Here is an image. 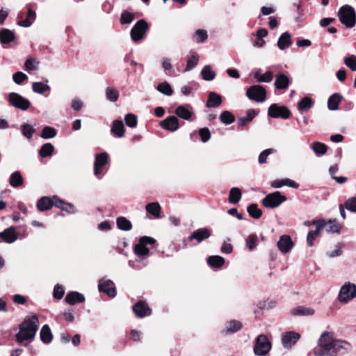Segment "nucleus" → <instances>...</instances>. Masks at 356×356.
I'll return each instance as SVG.
<instances>
[{
	"label": "nucleus",
	"mask_w": 356,
	"mask_h": 356,
	"mask_svg": "<svg viewBox=\"0 0 356 356\" xmlns=\"http://www.w3.org/2000/svg\"><path fill=\"white\" fill-rule=\"evenodd\" d=\"M316 345L311 351L314 356L344 355L352 350V345L348 341L337 339L334 332L330 330L321 332Z\"/></svg>",
	"instance_id": "nucleus-1"
},
{
	"label": "nucleus",
	"mask_w": 356,
	"mask_h": 356,
	"mask_svg": "<svg viewBox=\"0 0 356 356\" xmlns=\"http://www.w3.org/2000/svg\"><path fill=\"white\" fill-rule=\"evenodd\" d=\"M39 321L36 315L26 316L19 327V331L16 335L18 342L32 340L38 329Z\"/></svg>",
	"instance_id": "nucleus-2"
},
{
	"label": "nucleus",
	"mask_w": 356,
	"mask_h": 356,
	"mask_svg": "<svg viewBox=\"0 0 356 356\" xmlns=\"http://www.w3.org/2000/svg\"><path fill=\"white\" fill-rule=\"evenodd\" d=\"M338 17L341 24L347 28H353L356 24V13L350 5L341 6L338 11Z\"/></svg>",
	"instance_id": "nucleus-3"
},
{
	"label": "nucleus",
	"mask_w": 356,
	"mask_h": 356,
	"mask_svg": "<svg viewBox=\"0 0 356 356\" xmlns=\"http://www.w3.org/2000/svg\"><path fill=\"white\" fill-rule=\"evenodd\" d=\"M272 348V344L267 336L259 334L255 339L253 352L257 356H266Z\"/></svg>",
	"instance_id": "nucleus-4"
},
{
	"label": "nucleus",
	"mask_w": 356,
	"mask_h": 356,
	"mask_svg": "<svg viewBox=\"0 0 356 356\" xmlns=\"http://www.w3.org/2000/svg\"><path fill=\"white\" fill-rule=\"evenodd\" d=\"M149 28V25L145 20H138L131 30L130 35L131 40L134 42L143 40Z\"/></svg>",
	"instance_id": "nucleus-5"
},
{
	"label": "nucleus",
	"mask_w": 356,
	"mask_h": 356,
	"mask_svg": "<svg viewBox=\"0 0 356 356\" xmlns=\"http://www.w3.org/2000/svg\"><path fill=\"white\" fill-rule=\"evenodd\" d=\"M356 296V286L350 282L345 283L341 288L339 293V301L347 303Z\"/></svg>",
	"instance_id": "nucleus-6"
},
{
	"label": "nucleus",
	"mask_w": 356,
	"mask_h": 356,
	"mask_svg": "<svg viewBox=\"0 0 356 356\" xmlns=\"http://www.w3.org/2000/svg\"><path fill=\"white\" fill-rule=\"evenodd\" d=\"M286 200V197L282 195L280 191H275L267 195L262 200V204L267 208H276Z\"/></svg>",
	"instance_id": "nucleus-7"
},
{
	"label": "nucleus",
	"mask_w": 356,
	"mask_h": 356,
	"mask_svg": "<svg viewBox=\"0 0 356 356\" xmlns=\"http://www.w3.org/2000/svg\"><path fill=\"white\" fill-rule=\"evenodd\" d=\"M268 115L272 118L288 119L291 116V111L285 106L273 104L268 109Z\"/></svg>",
	"instance_id": "nucleus-8"
},
{
	"label": "nucleus",
	"mask_w": 356,
	"mask_h": 356,
	"mask_svg": "<svg viewBox=\"0 0 356 356\" xmlns=\"http://www.w3.org/2000/svg\"><path fill=\"white\" fill-rule=\"evenodd\" d=\"M8 102L10 104L19 109L26 111L31 105L30 102L16 92H10L8 95Z\"/></svg>",
	"instance_id": "nucleus-9"
},
{
	"label": "nucleus",
	"mask_w": 356,
	"mask_h": 356,
	"mask_svg": "<svg viewBox=\"0 0 356 356\" xmlns=\"http://www.w3.org/2000/svg\"><path fill=\"white\" fill-rule=\"evenodd\" d=\"M246 95L250 99L257 102H263L266 99V92L263 86L254 85L247 90Z\"/></svg>",
	"instance_id": "nucleus-10"
},
{
	"label": "nucleus",
	"mask_w": 356,
	"mask_h": 356,
	"mask_svg": "<svg viewBox=\"0 0 356 356\" xmlns=\"http://www.w3.org/2000/svg\"><path fill=\"white\" fill-rule=\"evenodd\" d=\"M300 339V334L294 331L284 332L282 335V344L284 348L291 349Z\"/></svg>",
	"instance_id": "nucleus-11"
},
{
	"label": "nucleus",
	"mask_w": 356,
	"mask_h": 356,
	"mask_svg": "<svg viewBox=\"0 0 356 356\" xmlns=\"http://www.w3.org/2000/svg\"><path fill=\"white\" fill-rule=\"evenodd\" d=\"M109 156L107 152H102L95 155V160L94 163V174L98 176L102 168L108 162Z\"/></svg>",
	"instance_id": "nucleus-12"
},
{
	"label": "nucleus",
	"mask_w": 356,
	"mask_h": 356,
	"mask_svg": "<svg viewBox=\"0 0 356 356\" xmlns=\"http://www.w3.org/2000/svg\"><path fill=\"white\" fill-rule=\"evenodd\" d=\"M160 126L171 132L177 131L179 127V120L176 116L171 115L167 118L163 120L159 123Z\"/></svg>",
	"instance_id": "nucleus-13"
},
{
	"label": "nucleus",
	"mask_w": 356,
	"mask_h": 356,
	"mask_svg": "<svg viewBox=\"0 0 356 356\" xmlns=\"http://www.w3.org/2000/svg\"><path fill=\"white\" fill-rule=\"evenodd\" d=\"M133 311L138 318H144L151 314V309L144 301H139L133 306Z\"/></svg>",
	"instance_id": "nucleus-14"
},
{
	"label": "nucleus",
	"mask_w": 356,
	"mask_h": 356,
	"mask_svg": "<svg viewBox=\"0 0 356 356\" xmlns=\"http://www.w3.org/2000/svg\"><path fill=\"white\" fill-rule=\"evenodd\" d=\"M317 222L323 224V229H325L327 233H339L341 230V226L335 220H326L321 219L316 220Z\"/></svg>",
	"instance_id": "nucleus-15"
},
{
	"label": "nucleus",
	"mask_w": 356,
	"mask_h": 356,
	"mask_svg": "<svg viewBox=\"0 0 356 356\" xmlns=\"http://www.w3.org/2000/svg\"><path fill=\"white\" fill-rule=\"evenodd\" d=\"M99 290L106 293L110 297L115 296L114 283L109 280L102 279L99 282Z\"/></svg>",
	"instance_id": "nucleus-16"
},
{
	"label": "nucleus",
	"mask_w": 356,
	"mask_h": 356,
	"mask_svg": "<svg viewBox=\"0 0 356 356\" xmlns=\"http://www.w3.org/2000/svg\"><path fill=\"white\" fill-rule=\"evenodd\" d=\"M0 238L7 243H14L17 238V234L14 227H10L0 233Z\"/></svg>",
	"instance_id": "nucleus-17"
},
{
	"label": "nucleus",
	"mask_w": 356,
	"mask_h": 356,
	"mask_svg": "<svg viewBox=\"0 0 356 356\" xmlns=\"http://www.w3.org/2000/svg\"><path fill=\"white\" fill-rule=\"evenodd\" d=\"M175 114L181 119L191 120L193 115V108L190 105L179 106L175 110Z\"/></svg>",
	"instance_id": "nucleus-18"
},
{
	"label": "nucleus",
	"mask_w": 356,
	"mask_h": 356,
	"mask_svg": "<svg viewBox=\"0 0 356 356\" xmlns=\"http://www.w3.org/2000/svg\"><path fill=\"white\" fill-rule=\"evenodd\" d=\"M52 200L53 205H55L63 211L70 213H75L76 212V209L72 204L65 203L63 200H60L57 196H54L52 197Z\"/></svg>",
	"instance_id": "nucleus-19"
},
{
	"label": "nucleus",
	"mask_w": 356,
	"mask_h": 356,
	"mask_svg": "<svg viewBox=\"0 0 356 356\" xmlns=\"http://www.w3.org/2000/svg\"><path fill=\"white\" fill-rule=\"evenodd\" d=\"M270 186L275 188H279L284 186H287L293 188H298L299 186V185L296 181L288 178L275 179L270 182Z\"/></svg>",
	"instance_id": "nucleus-20"
},
{
	"label": "nucleus",
	"mask_w": 356,
	"mask_h": 356,
	"mask_svg": "<svg viewBox=\"0 0 356 356\" xmlns=\"http://www.w3.org/2000/svg\"><path fill=\"white\" fill-rule=\"evenodd\" d=\"M312 224L315 225L316 229L314 231H310L307 234V241L309 245H312L314 240L320 236V234L323 229V224L321 222H317L316 221H313Z\"/></svg>",
	"instance_id": "nucleus-21"
},
{
	"label": "nucleus",
	"mask_w": 356,
	"mask_h": 356,
	"mask_svg": "<svg viewBox=\"0 0 356 356\" xmlns=\"http://www.w3.org/2000/svg\"><path fill=\"white\" fill-rule=\"evenodd\" d=\"M210 236V232L208 229L202 228L199 229L192 233L189 236V239L196 240L198 243L202 242L204 239L208 238Z\"/></svg>",
	"instance_id": "nucleus-22"
},
{
	"label": "nucleus",
	"mask_w": 356,
	"mask_h": 356,
	"mask_svg": "<svg viewBox=\"0 0 356 356\" xmlns=\"http://www.w3.org/2000/svg\"><path fill=\"white\" fill-rule=\"evenodd\" d=\"M343 252L341 246H325V255L330 259H334L341 256Z\"/></svg>",
	"instance_id": "nucleus-23"
},
{
	"label": "nucleus",
	"mask_w": 356,
	"mask_h": 356,
	"mask_svg": "<svg viewBox=\"0 0 356 356\" xmlns=\"http://www.w3.org/2000/svg\"><path fill=\"white\" fill-rule=\"evenodd\" d=\"M292 44L291 35L288 32L282 33L278 39L277 47L281 50L289 48Z\"/></svg>",
	"instance_id": "nucleus-24"
},
{
	"label": "nucleus",
	"mask_w": 356,
	"mask_h": 356,
	"mask_svg": "<svg viewBox=\"0 0 356 356\" xmlns=\"http://www.w3.org/2000/svg\"><path fill=\"white\" fill-rule=\"evenodd\" d=\"M124 126L122 121L115 120L113 122L111 133L118 138H122L124 134Z\"/></svg>",
	"instance_id": "nucleus-25"
},
{
	"label": "nucleus",
	"mask_w": 356,
	"mask_h": 356,
	"mask_svg": "<svg viewBox=\"0 0 356 356\" xmlns=\"http://www.w3.org/2000/svg\"><path fill=\"white\" fill-rule=\"evenodd\" d=\"M315 310L312 307L298 306L291 310V314L293 316H312Z\"/></svg>",
	"instance_id": "nucleus-26"
},
{
	"label": "nucleus",
	"mask_w": 356,
	"mask_h": 356,
	"mask_svg": "<svg viewBox=\"0 0 356 356\" xmlns=\"http://www.w3.org/2000/svg\"><path fill=\"white\" fill-rule=\"evenodd\" d=\"M222 103V97L220 95L210 92L206 106L208 108H214L220 106Z\"/></svg>",
	"instance_id": "nucleus-27"
},
{
	"label": "nucleus",
	"mask_w": 356,
	"mask_h": 356,
	"mask_svg": "<svg viewBox=\"0 0 356 356\" xmlns=\"http://www.w3.org/2000/svg\"><path fill=\"white\" fill-rule=\"evenodd\" d=\"M84 300V296L81 293L76 291L69 293L65 297V301L71 305L77 302H83Z\"/></svg>",
	"instance_id": "nucleus-28"
},
{
	"label": "nucleus",
	"mask_w": 356,
	"mask_h": 356,
	"mask_svg": "<svg viewBox=\"0 0 356 356\" xmlns=\"http://www.w3.org/2000/svg\"><path fill=\"white\" fill-rule=\"evenodd\" d=\"M242 328V323L236 320L227 322L225 325L224 332L226 334L234 333L239 331Z\"/></svg>",
	"instance_id": "nucleus-29"
},
{
	"label": "nucleus",
	"mask_w": 356,
	"mask_h": 356,
	"mask_svg": "<svg viewBox=\"0 0 356 356\" xmlns=\"http://www.w3.org/2000/svg\"><path fill=\"white\" fill-rule=\"evenodd\" d=\"M289 84V79L284 74H278L276 76L275 86L277 89L282 90L288 88Z\"/></svg>",
	"instance_id": "nucleus-30"
},
{
	"label": "nucleus",
	"mask_w": 356,
	"mask_h": 356,
	"mask_svg": "<svg viewBox=\"0 0 356 356\" xmlns=\"http://www.w3.org/2000/svg\"><path fill=\"white\" fill-rule=\"evenodd\" d=\"M15 40V34L9 29H4L0 31V40L3 44H8Z\"/></svg>",
	"instance_id": "nucleus-31"
},
{
	"label": "nucleus",
	"mask_w": 356,
	"mask_h": 356,
	"mask_svg": "<svg viewBox=\"0 0 356 356\" xmlns=\"http://www.w3.org/2000/svg\"><path fill=\"white\" fill-rule=\"evenodd\" d=\"M53 206L52 198L49 199L47 197H43L40 198L37 202L38 209L41 211H46L50 209Z\"/></svg>",
	"instance_id": "nucleus-32"
},
{
	"label": "nucleus",
	"mask_w": 356,
	"mask_h": 356,
	"mask_svg": "<svg viewBox=\"0 0 356 356\" xmlns=\"http://www.w3.org/2000/svg\"><path fill=\"white\" fill-rule=\"evenodd\" d=\"M207 263L212 268H220L225 264V259L220 256L213 255L208 257Z\"/></svg>",
	"instance_id": "nucleus-33"
},
{
	"label": "nucleus",
	"mask_w": 356,
	"mask_h": 356,
	"mask_svg": "<svg viewBox=\"0 0 356 356\" xmlns=\"http://www.w3.org/2000/svg\"><path fill=\"white\" fill-rule=\"evenodd\" d=\"M341 100V96L339 94L335 93L332 95L327 101V106L329 109L332 111L337 110Z\"/></svg>",
	"instance_id": "nucleus-34"
},
{
	"label": "nucleus",
	"mask_w": 356,
	"mask_h": 356,
	"mask_svg": "<svg viewBox=\"0 0 356 356\" xmlns=\"http://www.w3.org/2000/svg\"><path fill=\"white\" fill-rule=\"evenodd\" d=\"M40 334V339L44 343H48L51 341L53 336L48 325L42 326Z\"/></svg>",
	"instance_id": "nucleus-35"
},
{
	"label": "nucleus",
	"mask_w": 356,
	"mask_h": 356,
	"mask_svg": "<svg viewBox=\"0 0 356 356\" xmlns=\"http://www.w3.org/2000/svg\"><path fill=\"white\" fill-rule=\"evenodd\" d=\"M146 211L156 218H159L161 210L158 202L149 203L145 207Z\"/></svg>",
	"instance_id": "nucleus-36"
},
{
	"label": "nucleus",
	"mask_w": 356,
	"mask_h": 356,
	"mask_svg": "<svg viewBox=\"0 0 356 356\" xmlns=\"http://www.w3.org/2000/svg\"><path fill=\"white\" fill-rule=\"evenodd\" d=\"M241 196L242 194L238 188H232L229 191V202L232 204H236L241 200Z\"/></svg>",
	"instance_id": "nucleus-37"
},
{
	"label": "nucleus",
	"mask_w": 356,
	"mask_h": 356,
	"mask_svg": "<svg viewBox=\"0 0 356 356\" xmlns=\"http://www.w3.org/2000/svg\"><path fill=\"white\" fill-rule=\"evenodd\" d=\"M32 90L35 93L42 94L46 91H49L51 88L48 84L38 81L33 83Z\"/></svg>",
	"instance_id": "nucleus-38"
},
{
	"label": "nucleus",
	"mask_w": 356,
	"mask_h": 356,
	"mask_svg": "<svg viewBox=\"0 0 356 356\" xmlns=\"http://www.w3.org/2000/svg\"><path fill=\"white\" fill-rule=\"evenodd\" d=\"M9 183L13 187H18L21 186L23 184V178L20 172L16 171L12 173L10 177Z\"/></svg>",
	"instance_id": "nucleus-39"
},
{
	"label": "nucleus",
	"mask_w": 356,
	"mask_h": 356,
	"mask_svg": "<svg viewBox=\"0 0 356 356\" xmlns=\"http://www.w3.org/2000/svg\"><path fill=\"white\" fill-rule=\"evenodd\" d=\"M312 148L318 156L324 155L327 152V146L324 143L320 142L314 143L312 145Z\"/></svg>",
	"instance_id": "nucleus-40"
},
{
	"label": "nucleus",
	"mask_w": 356,
	"mask_h": 356,
	"mask_svg": "<svg viewBox=\"0 0 356 356\" xmlns=\"http://www.w3.org/2000/svg\"><path fill=\"white\" fill-rule=\"evenodd\" d=\"M313 105V101L311 97H305L300 101L298 107L299 111H307Z\"/></svg>",
	"instance_id": "nucleus-41"
},
{
	"label": "nucleus",
	"mask_w": 356,
	"mask_h": 356,
	"mask_svg": "<svg viewBox=\"0 0 356 356\" xmlns=\"http://www.w3.org/2000/svg\"><path fill=\"white\" fill-rule=\"evenodd\" d=\"M135 18V15L133 13L124 10L120 15V22L122 25L131 24Z\"/></svg>",
	"instance_id": "nucleus-42"
},
{
	"label": "nucleus",
	"mask_w": 356,
	"mask_h": 356,
	"mask_svg": "<svg viewBox=\"0 0 356 356\" xmlns=\"http://www.w3.org/2000/svg\"><path fill=\"white\" fill-rule=\"evenodd\" d=\"M54 150V147L51 143H45L42 146L39 151V154L41 157L45 158L52 155Z\"/></svg>",
	"instance_id": "nucleus-43"
},
{
	"label": "nucleus",
	"mask_w": 356,
	"mask_h": 356,
	"mask_svg": "<svg viewBox=\"0 0 356 356\" xmlns=\"http://www.w3.org/2000/svg\"><path fill=\"white\" fill-rule=\"evenodd\" d=\"M116 222L118 227L122 230L129 231L132 227L131 222L124 217L118 218Z\"/></svg>",
	"instance_id": "nucleus-44"
},
{
	"label": "nucleus",
	"mask_w": 356,
	"mask_h": 356,
	"mask_svg": "<svg viewBox=\"0 0 356 356\" xmlns=\"http://www.w3.org/2000/svg\"><path fill=\"white\" fill-rule=\"evenodd\" d=\"M201 74L203 79L206 81H211L214 79L216 73L212 70L210 65H206L202 70Z\"/></svg>",
	"instance_id": "nucleus-45"
},
{
	"label": "nucleus",
	"mask_w": 356,
	"mask_h": 356,
	"mask_svg": "<svg viewBox=\"0 0 356 356\" xmlns=\"http://www.w3.org/2000/svg\"><path fill=\"white\" fill-rule=\"evenodd\" d=\"M247 210L250 216L254 219H258L261 216L262 211L256 204L249 205Z\"/></svg>",
	"instance_id": "nucleus-46"
},
{
	"label": "nucleus",
	"mask_w": 356,
	"mask_h": 356,
	"mask_svg": "<svg viewBox=\"0 0 356 356\" xmlns=\"http://www.w3.org/2000/svg\"><path fill=\"white\" fill-rule=\"evenodd\" d=\"M157 90L167 96H171L173 93V90L170 85L166 81L159 84L157 86Z\"/></svg>",
	"instance_id": "nucleus-47"
},
{
	"label": "nucleus",
	"mask_w": 356,
	"mask_h": 356,
	"mask_svg": "<svg viewBox=\"0 0 356 356\" xmlns=\"http://www.w3.org/2000/svg\"><path fill=\"white\" fill-rule=\"evenodd\" d=\"M257 113L254 110H249L247 112L246 116L240 118L238 120L239 126H244L246 123L252 121V120L256 116Z\"/></svg>",
	"instance_id": "nucleus-48"
},
{
	"label": "nucleus",
	"mask_w": 356,
	"mask_h": 356,
	"mask_svg": "<svg viewBox=\"0 0 356 356\" xmlns=\"http://www.w3.org/2000/svg\"><path fill=\"white\" fill-rule=\"evenodd\" d=\"M56 135V130L51 127H44L41 133V137L44 139H49L55 137Z\"/></svg>",
	"instance_id": "nucleus-49"
},
{
	"label": "nucleus",
	"mask_w": 356,
	"mask_h": 356,
	"mask_svg": "<svg viewBox=\"0 0 356 356\" xmlns=\"http://www.w3.org/2000/svg\"><path fill=\"white\" fill-rule=\"evenodd\" d=\"M106 98L113 102H116L119 98V92L117 90L113 88L108 87L106 88Z\"/></svg>",
	"instance_id": "nucleus-50"
},
{
	"label": "nucleus",
	"mask_w": 356,
	"mask_h": 356,
	"mask_svg": "<svg viewBox=\"0 0 356 356\" xmlns=\"http://www.w3.org/2000/svg\"><path fill=\"white\" fill-rule=\"evenodd\" d=\"M220 121L225 124H230L234 122V116L227 111H223L220 115Z\"/></svg>",
	"instance_id": "nucleus-51"
},
{
	"label": "nucleus",
	"mask_w": 356,
	"mask_h": 356,
	"mask_svg": "<svg viewBox=\"0 0 356 356\" xmlns=\"http://www.w3.org/2000/svg\"><path fill=\"white\" fill-rule=\"evenodd\" d=\"M22 134L28 139H31L35 133V129L29 124H24L22 127Z\"/></svg>",
	"instance_id": "nucleus-52"
},
{
	"label": "nucleus",
	"mask_w": 356,
	"mask_h": 356,
	"mask_svg": "<svg viewBox=\"0 0 356 356\" xmlns=\"http://www.w3.org/2000/svg\"><path fill=\"white\" fill-rule=\"evenodd\" d=\"M344 64L352 71H356V56L350 55L344 58Z\"/></svg>",
	"instance_id": "nucleus-53"
},
{
	"label": "nucleus",
	"mask_w": 356,
	"mask_h": 356,
	"mask_svg": "<svg viewBox=\"0 0 356 356\" xmlns=\"http://www.w3.org/2000/svg\"><path fill=\"white\" fill-rule=\"evenodd\" d=\"M198 63V56L197 54L192 55L187 61L186 67L184 70L185 72L190 71L194 68Z\"/></svg>",
	"instance_id": "nucleus-54"
},
{
	"label": "nucleus",
	"mask_w": 356,
	"mask_h": 356,
	"mask_svg": "<svg viewBox=\"0 0 356 356\" xmlns=\"http://www.w3.org/2000/svg\"><path fill=\"white\" fill-rule=\"evenodd\" d=\"M134 253L139 257L143 258L149 253L147 246H133Z\"/></svg>",
	"instance_id": "nucleus-55"
},
{
	"label": "nucleus",
	"mask_w": 356,
	"mask_h": 356,
	"mask_svg": "<svg viewBox=\"0 0 356 356\" xmlns=\"http://www.w3.org/2000/svg\"><path fill=\"white\" fill-rule=\"evenodd\" d=\"M124 121L126 124L129 127L134 128L137 125V118L134 114H127L124 118Z\"/></svg>",
	"instance_id": "nucleus-56"
},
{
	"label": "nucleus",
	"mask_w": 356,
	"mask_h": 356,
	"mask_svg": "<svg viewBox=\"0 0 356 356\" xmlns=\"http://www.w3.org/2000/svg\"><path fill=\"white\" fill-rule=\"evenodd\" d=\"M275 152V150L273 149H266L261 152L259 156V163L261 164H264L266 162V159L268 156L272 154Z\"/></svg>",
	"instance_id": "nucleus-57"
},
{
	"label": "nucleus",
	"mask_w": 356,
	"mask_h": 356,
	"mask_svg": "<svg viewBox=\"0 0 356 356\" xmlns=\"http://www.w3.org/2000/svg\"><path fill=\"white\" fill-rule=\"evenodd\" d=\"M292 246H273V250L271 252H275L276 254L275 256L272 255V257L274 259L277 257V252H280L282 254H286L290 252Z\"/></svg>",
	"instance_id": "nucleus-58"
},
{
	"label": "nucleus",
	"mask_w": 356,
	"mask_h": 356,
	"mask_svg": "<svg viewBox=\"0 0 356 356\" xmlns=\"http://www.w3.org/2000/svg\"><path fill=\"white\" fill-rule=\"evenodd\" d=\"M345 207L348 210L356 213V197L347 200L345 202Z\"/></svg>",
	"instance_id": "nucleus-59"
},
{
	"label": "nucleus",
	"mask_w": 356,
	"mask_h": 356,
	"mask_svg": "<svg viewBox=\"0 0 356 356\" xmlns=\"http://www.w3.org/2000/svg\"><path fill=\"white\" fill-rule=\"evenodd\" d=\"M13 79L17 84H21L24 81L28 79V76L22 72H17L13 74Z\"/></svg>",
	"instance_id": "nucleus-60"
},
{
	"label": "nucleus",
	"mask_w": 356,
	"mask_h": 356,
	"mask_svg": "<svg viewBox=\"0 0 356 356\" xmlns=\"http://www.w3.org/2000/svg\"><path fill=\"white\" fill-rule=\"evenodd\" d=\"M38 62L35 59L29 58L28 59L24 64L25 70L26 71H31L37 69Z\"/></svg>",
	"instance_id": "nucleus-61"
},
{
	"label": "nucleus",
	"mask_w": 356,
	"mask_h": 356,
	"mask_svg": "<svg viewBox=\"0 0 356 356\" xmlns=\"http://www.w3.org/2000/svg\"><path fill=\"white\" fill-rule=\"evenodd\" d=\"M65 293V290L63 286L56 284L54 289V297L56 299H61Z\"/></svg>",
	"instance_id": "nucleus-62"
},
{
	"label": "nucleus",
	"mask_w": 356,
	"mask_h": 356,
	"mask_svg": "<svg viewBox=\"0 0 356 356\" xmlns=\"http://www.w3.org/2000/svg\"><path fill=\"white\" fill-rule=\"evenodd\" d=\"M199 134L203 143H206L210 139L211 134L208 128H201L199 130Z\"/></svg>",
	"instance_id": "nucleus-63"
},
{
	"label": "nucleus",
	"mask_w": 356,
	"mask_h": 356,
	"mask_svg": "<svg viewBox=\"0 0 356 356\" xmlns=\"http://www.w3.org/2000/svg\"><path fill=\"white\" fill-rule=\"evenodd\" d=\"M277 245H293V243L291 236L285 234L280 236Z\"/></svg>",
	"instance_id": "nucleus-64"
}]
</instances>
